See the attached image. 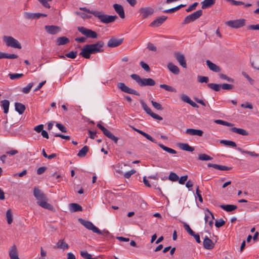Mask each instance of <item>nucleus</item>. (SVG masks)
<instances>
[{
	"instance_id": "f257e3e1",
	"label": "nucleus",
	"mask_w": 259,
	"mask_h": 259,
	"mask_svg": "<svg viewBox=\"0 0 259 259\" xmlns=\"http://www.w3.org/2000/svg\"><path fill=\"white\" fill-rule=\"evenodd\" d=\"M104 46V42L102 40L95 44L85 45L81 49L79 55L85 59H90L91 54L103 52Z\"/></svg>"
},
{
	"instance_id": "f03ea898",
	"label": "nucleus",
	"mask_w": 259,
	"mask_h": 259,
	"mask_svg": "<svg viewBox=\"0 0 259 259\" xmlns=\"http://www.w3.org/2000/svg\"><path fill=\"white\" fill-rule=\"evenodd\" d=\"M80 10L88 13L93 14L95 17L98 18L102 23L105 24L112 23L118 18L116 15H108L105 14L103 11H91L85 7L80 8Z\"/></svg>"
},
{
	"instance_id": "7ed1b4c3",
	"label": "nucleus",
	"mask_w": 259,
	"mask_h": 259,
	"mask_svg": "<svg viewBox=\"0 0 259 259\" xmlns=\"http://www.w3.org/2000/svg\"><path fill=\"white\" fill-rule=\"evenodd\" d=\"M132 78L135 80L140 87L154 86L155 81L151 78H142L139 75L133 74L131 75Z\"/></svg>"
},
{
	"instance_id": "20e7f679",
	"label": "nucleus",
	"mask_w": 259,
	"mask_h": 259,
	"mask_svg": "<svg viewBox=\"0 0 259 259\" xmlns=\"http://www.w3.org/2000/svg\"><path fill=\"white\" fill-rule=\"evenodd\" d=\"M3 40L5 42L7 47L19 49L21 48V44L12 36H4L3 37Z\"/></svg>"
},
{
	"instance_id": "39448f33",
	"label": "nucleus",
	"mask_w": 259,
	"mask_h": 259,
	"mask_svg": "<svg viewBox=\"0 0 259 259\" xmlns=\"http://www.w3.org/2000/svg\"><path fill=\"white\" fill-rule=\"evenodd\" d=\"M77 30L87 38H96L98 37V34L96 32L86 27L79 26L77 27Z\"/></svg>"
},
{
	"instance_id": "423d86ee",
	"label": "nucleus",
	"mask_w": 259,
	"mask_h": 259,
	"mask_svg": "<svg viewBox=\"0 0 259 259\" xmlns=\"http://www.w3.org/2000/svg\"><path fill=\"white\" fill-rule=\"evenodd\" d=\"M78 221L87 229L91 230L94 233H96L98 234H102V231L96 227L92 222L81 218L78 219Z\"/></svg>"
},
{
	"instance_id": "0eeeda50",
	"label": "nucleus",
	"mask_w": 259,
	"mask_h": 259,
	"mask_svg": "<svg viewBox=\"0 0 259 259\" xmlns=\"http://www.w3.org/2000/svg\"><path fill=\"white\" fill-rule=\"evenodd\" d=\"M203 12L202 10H198L192 14H191L187 16H186L183 22V24H189L191 22H192L199 18L200 16L202 15Z\"/></svg>"
},
{
	"instance_id": "6e6552de",
	"label": "nucleus",
	"mask_w": 259,
	"mask_h": 259,
	"mask_svg": "<svg viewBox=\"0 0 259 259\" xmlns=\"http://www.w3.org/2000/svg\"><path fill=\"white\" fill-rule=\"evenodd\" d=\"M225 24L231 28L238 29L245 25V20L244 19H240L234 20H229L226 22Z\"/></svg>"
},
{
	"instance_id": "1a4fd4ad",
	"label": "nucleus",
	"mask_w": 259,
	"mask_h": 259,
	"mask_svg": "<svg viewBox=\"0 0 259 259\" xmlns=\"http://www.w3.org/2000/svg\"><path fill=\"white\" fill-rule=\"evenodd\" d=\"M37 200V204L41 207L52 211L54 209L53 206L48 203V199L46 195L44 197L39 198Z\"/></svg>"
},
{
	"instance_id": "9d476101",
	"label": "nucleus",
	"mask_w": 259,
	"mask_h": 259,
	"mask_svg": "<svg viewBox=\"0 0 259 259\" xmlns=\"http://www.w3.org/2000/svg\"><path fill=\"white\" fill-rule=\"evenodd\" d=\"M117 86L118 88L119 89L123 92L130 94L135 95L138 96L140 95V93L138 92L137 91L130 88L123 82H118L117 84Z\"/></svg>"
},
{
	"instance_id": "9b49d317",
	"label": "nucleus",
	"mask_w": 259,
	"mask_h": 259,
	"mask_svg": "<svg viewBox=\"0 0 259 259\" xmlns=\"http://www.w3.org/2000/svg\"><path fill=\"white\" fill-rule=\"evenodd\" d=\"M97 126L102 131L104 135L109 139L113 141L115 143H117L118 138L114 136L109 130L104 127L100 123L97 124Z\"/></svg>"
},
{
	"instance_id": "f8f14e48",
	"label": "nucleus",
	"mask_w": 259,
	"mask_h": 259,
	"mask_svg": "<svg viewBox=\"0 0 259 259\" xmlns=\"http://www.w3.org/2000/svg\"><path fill=\"white\" fill-rule=\"evenodd\" d=\"M24 17L25 19L27 20H34L38 19L41 17H47V14L40 13H32L27 12H25L23 14Z\"/></svg>"
},
{
	"instance_id": "ddd939ff",
	"label": "nucleus",
	"mask_w": 259,
	"mask_h": 259,
	"mask_svg": "<svg viewBox=\"0 0 259 259\" xmlns=\"http://www.w3.org/2000/svg\"><path fill=\"white\" fill-rule=\"evenodd\" d=\"M174 55L175 57L180 65L184 68H187V63L185 56L183 54L180 53L179 52H176L175 53Z\"/></svg>"
},
{
	"instance_id": "4468645a",
	"label": "nucleus",
	"mask_w": 259,
	"mask_h": 259,
	"mask_svg": "<svg viewBox=\"0 0 259 259\" xmlns=\"http://www.w3.org/2000/svg\"><path fill=\"white\" fill-rule=\"evenodd\" d=\"M214 216L213 214L207 209L205 212V224L208 223L210 227H212L213 224Z\"/></svg>"
},
{
	"instance_id": "2eb2a0df",
	"label": "nucleus",
	"mask_w": 259,
	"mask_h": 259,
	"mask_svg": "<svg viewBox=\"0 0 259 259\" xmlns=\"http://www.w3.org/2000/svg\"><path fill=\"white\" fill-rule=\"evenodd\" d=\"M140 13L143 18H146L153 14L154 10L150 7L142 8L140 9Z\"/></svg>"
},
{
	"instance_id": "dca6fc26",
	"label": "nucleus",
	"mask_w": 259,
	"mask_h": 259,
	"mask_svg": "<svg viewBox=\"0 0 259 259\" xmlns=\"http://www.w3.org/2000/svg\"><path fill=\"white\" fill-rule=\"evenodd\" d=\"M46 31L50 34H56L61 31L59 27L55 25H46L45 26Z\"/></svg>"
},
{
	"instance_id": "f3484780",
	"label": "nucleus",
	"mask_w": 259,
	"mask_h": 259,
	"mask_svg": "<svg viewBox=\"0 0 259 259\" xmlns=\"http://www.w3.org/2000/svg\"><path fill=\"white\" fill-rule=\"evenodd\" d=\"M123 39H117L112 37L108 42L107 46L109 48H115L121 44Z\"/></svg>"
},
{
	"instance_id": "a211bd4d",
	"label": "nucleus",
	"mask_w": 259,
	"mask_h": 259,
	"mask_svg": "<svg viewBox=\"0 0 259 259\" xmlns=\"http://www.w3.org/2000/svg\"><path fill=\"white\" fill-rule=\"evenodd\" d=\"M167 18V17L162 16L158 17L153 22L150 23V26L153 27H157L160 26Z\"/></svg>"
},
{
	"instance_id": "6ab92c4d",
	"label": "nucleus",
	"mask_w": 259,
	"mask_h": 259,
	"mask_svg": "<svg viewBox=\"0 0 259 259\" xmlns=\"http://www.w3.org/2000/svg\"><path fill=\"white\" fill-rule=\"evenodd\" d=\"M113 7L115 12L119 15V17L123 19L125 18V14L123 7L119 4H114Z\"/></svg>"
},
{
	"instance_id": "aec40b11",
	"label": "nucleus",
	"mask_w": 259,
	"mask_h": 259,
	"mask_svg": "<svg viewBox=\"0 0 259 259\" xmlns=\"http://www.w3.org/2000/svg\"><path fill=\"white\" fill-rule=\"evenodd\" d=\"M185 133L191 136L201 137L203 136V132L201 130L188 128L186 130Z\"/></svg>"
},
{
	"instance_id": "412c9836",
	"label": "nucleus",
	"mask_w": 259,
	"mask_h": 259,
	"mask_svg": "<svg viewBox=\"0 0 259 259\" xmlns=\"http://www.w3.org/2000/svg\"><path fill=\"white\" fill-rule=\"evenodd\" d=\"M203 246L206 249H211L214 248V244L211 239L206 236L203 240Z\"/></svg>"
},
{
	"instance_id": "4be33fe9",
	"label": "nucleus",
	"mask_w": 259,
	"mask_h": 259,
	"mask_svg": "<svg viewBox=\"0 0 259 259\" xmlns=\"http://www.w3.org/2000/svg\"><path fill=\"white\" fill-rule=\"evenodd\" d=\"M207 166L209 167H213L215 169H219L220 170H230L232 168L225 165H221L217 164L208 163Z\"/></svg>"
},
{
	"instance_id": "5701e85b",
	"label": "nucleus",
	"mask_w": 259,
	"mask_h": 259,
	"mask_svg": "<svg viewBox=\"0 0 259 259\" xmlns=\"http://www.w3.org/2000/svg\"><path fill=\"white\" fill-rule=\"evenodd\" d=\"M9 256L11 259H19L16 246L14 245L9 250Z\"/></svg>"
},
{
	"instance_id": "b1692460",
	"label": "nucleus",
	"mask_w": 259,
	"mask_h": 259,
	"mask_svg": "<svg viewBox=\"0 0 259 259\" xmlns=\"http://www.w3.org/2000/svg\"><path fill=\"white\" fill-rule=\"evenodd\" d=\"M206 64L208 67L209 68V69L212 71L219 72L221 71L220 67L211 62L210 60H206Z\"/></svg>"
},
{
	"instance_id": "393cba45",
	"label": "nucleus",
	"mask_w": 259,
	"mask_h": 259,
	"mask_svg": "<svg viewBox=\"0 0 259 259\" xmlns=\"http://www.w3.org/2000/svg\"><path fill=\"white\" fill-rule=\"evenodd\" d=\"M167 68L169 69V70L172 72L173 74L175 75H178L180 73V69L179 67L174 64L171 62H169L167 64Z\"/></svg>"
},
{
	"instance_id": "a878e982",
	"label": "nucleus",
	"mask_w": 259,
	"mask_h": 259,
	"mask_svg": "<svg viewBox=\"0 0 259 259\" xmlns=\"http://www.w3.org/2000/svg\"><path fill=\"white\" fill-rule=\"evenodd\" d=\"M217 0H204L201 4L202 5V9H206L212 7L215 3Z\"/></svg>"
},
{
	"instance_id": "bb28decb",
	"label": "nucleus",
	"mask_w": 259,
	"mask_h": 259,
	"mask_svg": "<svg viewBox=\"0 0 259 259\" xmlns=\"http://www.w3.org/2000/svg\"><path fill=\"white\" fill-rule=\"evenodd\" d=\"M133 129L134 131H136L137 132H138V133L140 134L141 135H142L143 136H144V137H145L147 139H148V140L151 141L152 142H153L154 143H157V142L156 141L153 139L150 135H149V134L144 132L143 131H141V130H140L139 129H137L135 127H133Z\"/></svg>"
},
{
	"instance_id": "cd10ccee",
	"label": "nucleus",
	"mask_w": 259,
	"mask_h": 259,
	"mask_svg": "<svg viewBox=\"0 0 259 259\" xmlns=\"http://www.w3.org/2000/svg\"><path fill=\"white\" fill-rule=\"evenodd\" d=\"M15 108L16 111L20 114H23L26 109L25 105L17 102L15 104Z\"/></svg>"
},
{
	"instance_id": "c85d7f7f",
	"label": "nucleus",
	"mask_w": 259,
	"mask_h": 259,
	"mask_svg": "<svg viewBox=\"0 0 259 259\" xmlns=\"http://www.w3.org/2000/svg\"><path fill=\"white\" fill-rule=\"evenodd\" d=\"M231 131L232 132L237 133L242 136L248 135V133L244 129L239 128L237 127H232V128H231Z\"/></svg>"
},
{
	"instance_id": "c756f323",
	"label": "nucleus",
	"mask_w": 259,
	"mask_h": 259,
	"mask_svg": "<svg viewBox=\"0 0 259 259\" xmlns=\"http://www.w3.org/2000/svg\"><path fill=\"white\" fill-rule=\"evenodd\" d=\"M69 42V39L65 36L59 37L56 40V42L58 46L64 45Z\"/></svg>"
},
{
	"instance_id": "7c9ffc66",
	"label": "nucleus",
	"mask_w": 259,
	"mask_h": 259,
	"mask_svg": "<svg viewBox=\"0 0 259 259\" xmlns=\"http://www.w3.org/2000/svg\"><path fill=\"white\" fill-rule=\"evenodd\" d=\"M179 147L184 151L193 152L194 150V148L189 146L188 144L181 143L179 144Z\"/></svg>"
},
{
	"instance_id": "2f4dec72",
	"label": "nucleus",
	"mask_w": 259,
	"mask_h": 259,
	"mask_svg": "<svg viewBox=\"0 0 259 259\" xmlns=\"http://www.w3.org/2000/svg\"><path fill=\"white\" fill-rule=\"evenodd\" d=\"M220 207L224 210L228 212H231L237 208V206L232 204L222 205Z\"/></svg>"
},
{
	"instance_id": "473e14b6",
	"label": "nucleus",
	"mask_w": 259,
	"mask_h": 259,
	"mask_svg": "<svg viewBox=\"0 0 259 259\" xmlns=\"http://www.w3.org/2000/svg\"><path fill=\"white\" fill-rule=\"evenodd\" d=\"M70 209L71 212H76L82 211V207L77 203H71L70 204Z\"/></svg>"
},
{
	"instance_id": "72a5a7b5",
	"label": "nucleus",
	"mask_w": 259,
	"mask_h": 259,
	"mask_svg": "<svg viewBox=\"0 0 259 259\" xmlns=\"http://www.w3.org/2000/svg\"><path fill=\"white\" fill-rule=\"evenodd\" d=\"M45 194L38 188L34 187L33 189V195L37 199L39 198L45 196Z\"/></svg>"
},
{
	"instance_id": "f704fd0d",
	"label": "nucleus",
	"mask_w": 259,
	"mask_h": 259,
	"mask_svg": "<svg viewBox=\"0 0 259 259\" xmlns=\"http://www.w3.org/2000/svg\"><path fill=\"white\" fill-rule=\"evenodd\" d=\"M2 106L4 109V112L5 114L8 113L9 109L10 102L7 100L2 101Z\"/></svg>"
},
{
	"instance_id": "c9c22d12",
	"label": "nucleus",
	"mask_w": 259,
	"mask_h": 259,
	"mask_svg": "<svg viewBox=\"0 0 259 259\" xmlns=\"http://www.w3.org/2000/svg\"><path fill=\"white\" fill-rule=\"evenodd\" d=\"M57 248L62 249L64 250L67 249L69 248L68 245L62 240H59L57 243Z\"/></svg>"
},
{
	"instance_id": "e433bc0d",
	"label": "nucleus",
	"mask_w": 259,
	"mask_h": 259,
	"mask_svg": "<svg viewBox=\"0 0 259 259\" xmlns=\"http://www.w3.org/2000/svg\"><path fill=\"white\" fill-rule=\"evenodd\" d=\"M158 145L163 150L167 152L168 153H171V154H176L177 153V151L173 149H171V148H170L169 147H167L165 146H164V145L162 144H158Z\"/></svg>"
},
{
	"instance_id": "4c0bfd02",
	"label": "nucleus",
	"mask_w": 259,
	"mask_h": 259,
	"mask_svg": "<svg viewBox=\"0 0 259 259\" xmlns=\"http://www.w3.org/2000/svg\"><path fill=\"white\" fill-rule=\"evenodd\" d=\"M237 150L240 151L242 154H248L250 156H252V157H258V155L257 154L255 153L254 152L245 151L239 147L237 148Z\"/></svg>"
},
{
	"instance_id": "58836bf2",
	"label": "nucleus",
	"mask_w": 259,
	"mask_h": 259,
	"mask_svg": "<svg viewBox=\"0 0 259 259\" xmlns=\"http://www.w3.org/2000/svg\"><path fill=\"white\" fill-rule=\"evenodd\" d=\"M89 150V148L87 146H84L83 148H82L78 152L77 154V156L80 157H84L87 154L88 151Z\"/></svg>"
},
{
	"instance_id": "ea45409f",
	"label": "nucleus",
	"mask_w": 259,
	"mask_h": 259,
	"mask_svg": "<svg viewBox=\"0 0 259 259\" xmlns=\"http://www.w3.org/2000/svg\"><path fill=\"white\" fill-rule=\"evenodd\" d=\"M220 143L225 145V146H230L232 147H236V144L235 142L231 141L221 140Z\"/></svg>"
},
{
	"instance_id": "a19ab883",
	"label": "nucleus",
	"mask_w": 259,
	"mask_h": 259,
	"mask_svg": "<svg viewBox=\"0 0 259 259\" xmlns=\"http://www.w3.org/2000/svg\"><path fill=\"white\" fill-rule=\"evenodd\" d=\"M140 103L144 110L149 115L150 113L152 112L151 109L147 106V105L144 102V101L143 100H140Z\"/></svg>"
},
{
	"instance_id": "79ce46f5",
	"label": "nucleus",
	"mask_w": 259,
	"mask_h": 259,
	"mask_svg": "<svg viewBox=\"0 0 259 259\" xmlns=\"http://www.w3.org/2000/svg\"><path fill=\"white\" fill-rule=\"evenodd\" d=\"M207 86L208 87V88L215 91H219L221 88V84L213 83H208L207 84Z\"/></svg>"
},
{
	"instance_id": "37998d69",
	"label": "nucleus",
	"mask_w": 259,
	"mask_h": 259,
	"mask_svg": "<svg viewBox=\"0 0 259 259\" xmlns=\"http://www.w3.org/2000/svg\"><path fill=\"white\" fill-rule=\"evenodd\" d=\"M160 87L162 89L165 90L167 91L170 92H176V90L173 87L168 85L167 84H162L160 85Z\"/></svg>"
},
{
	"instance_id": "c03bdc74",
	"label": "nucleus",
	"mask_w": 259,
	"mask_h": 259,
	"mask_svg": "<svg viewBox=\"0 0 259 259\" xmlns=\"http://www.w3.org/2000/svg\"><path fill=\"white\" fill-rule=\"evenodd\" d=\"M198 159L202 161H208L212 159V157L206 154H200L199 155Z\"/></svg>"
},
{
	"instance_id": "a18cd8bd",
	"label": "nucleus",
	"mask_w": 259,
	"mask_h": 259,
	"mask_svg": "<svg viewBox=\"0 0 259 259\" xmlns=\"http://www.w3.org/2000/svg\"><path fill=\"white\" fill-rule=\"evenodd\" d=\"M80 255L85 259H98L97 257L93 258L92 255L89 254L87 251H81Z\"/></svg>"
},
{
	"instance_id": "49530a36",
	"label": "nucleus",
	"mask_w": 259,
	"mask_h": 259,
	"mask_svg": "<svg viewBox=\"0 0 259 259\" xmlns=\"http://www.w3.org/2000/svg\"><path fill=\"white\" fill-rule=\"evenodd\" d=\"M6 218L8 224H11L13 222V215L10 209H8L6 212Z\"/></svg>"
},
{
	"instance_id": "de8ad7c7",
	"label": "nucleus",
	"mask_w": 259,
	"mask_h": 259,
	"mask_svg": "<svg viewBox=\"0 0 259 259\" xmlns=\"http://www.w3.org/2000/svg\"><path fill=\"white\" fill-rule=\"evenodd\" d=\"M215 122L218 123V124H222V125H226V126H233V123H230V122H228L227 121H224V120H221V119L216 120L215 121Z\"/></svg>"
},
{
	"instance_id": "09e8293b",
	"label": "nucleus",
	"mask_w": 259,
	"mask_h": 259,
	"mask_svg": "<svg viewBox=\"0 0 259 259\" xmlns=\"http://www.w3.org/2000/svg\"><path fill=\"white\" fill-rule=\"evenodd\" d=\"M251 65L254 69L259 70V57H256L252 61Z\"/></svg>"
},
{
	"instance_id": "8fccbe9b",
	"label": "nucleus",
	"mask_w": 259,
	"mask_h": 259,
	"mask_svg": "<svg viewBox=\"0 0 259 259\" xmlns=\"http://www.w3.org/2000/svg\"><path fill=\"white\" fill-rule=\"evenodd\" d=\"M9 76L11 79L15 80L20 78L21 77L23 76V74L22 73H10Z\"/></svg>"
},
{
	"instance_id": "3c124183",
	"label": "nucleus",
	"mask_w": 259,
	"mask_h": 259,
	"mask_svg": "<svg viewBox=\"0 0 259 259\" xmlns=\"http://www.w3.org/2000/svg\"><path fill=\"white\" fill-rule=\"evenodd\" d=\"M168 179L171 181L176 182L179 180V177L176 173L171 172L169 175Z\"/></svg>"
},
{
	"instance_id": "603ef678",
	"label": "nucleus",
	"mask_w": 259,
	"mask_h": 259,
	"mask_svg": "<svg viewBox=\"0 0 259 259\" xmlns=\"http://www.w3.org/2000/svg\"><path fill=\"white\" fill-rule=\"evenodd\" d=\"M33 85V83L32 82L29 83L26 87H24L22 89V92L25 94H28L31 90Z\"/></svg>"
},
{
	"instance_id": "864d4df0",
	"label": "nucleus",
	"mask_w": 259,
	"mask_h": 259,
	"mask_svg": "<svg viewBox=\"0 0 259 259\" xmlns=\"http://www.w3.org/2000/svg\"><path fill=\"white\" fill-rule=\"evenodd\" d=\"M153 106L157 110H162L163 109L162 106H161V104H160L159 103L153 101V100H152L151 101Z\"/></svg>"
},
{
	"instance_id": "5fc2aeb1",
	"label": "nucleus",
	"mask_w": 259,
	"mask_h": 259,
	"mask_svg": "<svg viewBox=\"0 0 259 259\" xmlns=\"http://www.w3.org/2000/svg\"><path fill=\"white\" fill-rule=\"evenodd\" d=\"M77 55V52L75 51H71L68 53L66 54L65 56L67 58L71 59H75Z\"/></svg>"
},
{
	"instance_id": "6e6d98bb",
	"label": "nucleus",
	"mask_w": 259,
	"mask_h": 259,
	"mask_svg": "<svg viewBox=\"0 0 259 259\" xmlns=\"http://www.w3.org/2000/svg\"><path fill=\"white\" fill-rule=\"evenodd\" d=\"M184 227L188 233L191 236L194 234V232L190 228L189 225L186 224V223H183Z\"/></svg>"
},
{
	"instance_id": "4d7b16f0",
	"label": "nucleus",
	"mask_w": 259,
	"mask_h": 259,
	"mask_svg": "<svg viewBox=\"0 0 259 259\" xmlns=\"http://www.w3.org/2000/svg\"><path fill=\"white\" fill-rule=\"evenodd\" d=\"M198 3L195 2L193 3V4L190 5L189 7L186 10V11L187 12H191L194 10H195L196 7L198 6Z\"/></svg>"
},
{
	"instance_id": "13d9d810",
	"label": "nucleus",
	"mask_w": 259,
	"mask_h": 259,
	"mask_svg": "<svg viewBox=\"0 0 259 259\" xmlns=\"http://www.w3.org/2000/svg\"><path fill=\"white\" fill-rule=\"evenodd\" d=\"M208 77L207 76H198V81L200 83H207L208 81Z\"/></svg>"
},
{
	"instance_id": "bf43d9fd",
	"label": "nucleus",
	"mask_w": 259,
	"mask_h": 259,
	"mask_svg": "<svg viewBox=\"0 0 259 259\" xmlns=\"http://www.w3.org/2000/svg\"><path fill=\"white\" fill-rule=\"evenodd\" d=\"M219 76L221 78L226 80L229 82H233L234 81V79L233 78L229 77L225 74L221 73L219 74Z\"/></svg>"
},
{
	"instance_id": "052dcab7",
	"label": "nucleus",
	"mask_w": 259,
	"mask_h": 259,
	"mask_svg": "<svg viewBox=\"0 0 259 259\" xmlns=\"http://www.w3.org/2000/svg\"><path fill=\"white\" fill-rule=\"evenodd\" d=\"M140 64L142 68H143L146 71L149 72L150 71V68L149 65L143 61H141Z\"/></svg>"
},
{
	"instance_id": "680f3d73",
	"label": "nucleus",
	"mask_w": 259,
	"mask_h": 259,
	"mask_svg": "<svg viewBox=\"0 0 259 259\" xmlns=\"http://www.w3.org/2000/svg\"><path fill=\"white\" fill-rule=\"evenodd\" d=\"M225 224V222L222 220V219H220V220H217L215 222V226L217 228H220L222 226H223V225H224Z\"/></svg>"
},
{
	"instance_id": "e2e57ef3",
	"label": "nucleus",
	"mask_w": 259,
	"mask_h": 259,
	"mask_svg": "<svg viewBox=\"0 0 259 259\" xmlns=\"http://www.w3.org/2000/svg\"><path fill=\"white\" fill-rule=\"evenodd\" d=\"M181 99L187 103H189V102L191 101V99L186 95H185V94H183L181 96Z\"/></svg>"
},
{
	"instance_id": "0e129e2a",
	"label": "nucleus",
	"mask_w": 259,
	"mask_h": 259,
	"mask_svg": "<svg viewBox=\"0 0 259 259\" xmlns=\"http://www.w3.org/2000/svg\"><path fill=\"white\" fill-rule=\"evenodd\" d=\"M221 87L224 90H230L233 88V85L230 84L223 83L221 85Z\"/></svg>"
},
{
	"instance_id": "69168bd1",
	"label": "nucleus",
	"mask_w": 259,
	"mask_h": 259,
	"mask_svg": "<svg viewBox=\"0 0 259 259\" xmlns=\"http://www.w3.org/2000/svg\"><path fill=\"white\" fill-rule=\"evenodd\" d=\"M45 8H50V6L48 4L49 2H51L52 0H38Z\"/></svg>"
},
{
	"instance_id": "338daca9",
	"label": "nucleus",
	"mask_w": 259,
	"mask_h": 259,
	"mask_svg": "<svg viewBox=\"0 0 259 259\" xmlns=\"http://www.w3.org/2000/svg\"><path fill=\"white\" fill-rule=\"evenodd\" d=\"M56 126L63 133L67 132L66 127L61 123H57Z\"/></svg>"
},
{
	"instance_id": "774afa93",
	"label": "nucleus",
	"mask_w": 259,
	"mask_h": 259,
	"mask_svg": "<svg viewBox=\"0 0 259 259\" xmlns=\"http://www.w3.org/2000/svg\"><path fill=\"white\" fill-rule=\"evenodd\" d=\"M136 172V170H134V169H132L130 171H127L124 174V177L126 178V179H129L131 176L134 174Z\"/></svg>"
}]
</instances>
